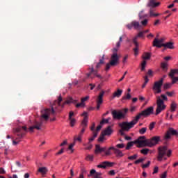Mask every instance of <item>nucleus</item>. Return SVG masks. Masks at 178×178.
I'll use <instances>...</instances> for the list:
<instances>
[{"mask_svg": "<svg viewBox=\"0 0 178 178\" xmlns=\"http://www.w3.org/2000/svg\"><path fill=\"white\" fill-rule=\"evenodd\" d=\"M72 97H68L67 99L63 104H61L60 102H62L63 99L62 95H60L58 100H55L54 102V104L50 108L42 110V118L47 122V120L49 119L50 115L55 116V115H56V112H61L62 109L65 108L66 104H72Z\"/></svg>", "mask_w": 178, "mask_h": 178, "instance_id": "f257e3e1", "label": "nucleus"}, {"mask_svg": "<svg viewBox=\"0 0 178 178\" xmlns=\"http://www.w3.org/2000/svg\"><path fill=\"white\" fill-rule=\"evenodd\" d=\"M161 140V137L154 136L151 139L145 140V136H140L138 139L134 140L135 144H138L139 147H142V145H145L147 147H154V145H156Z\"/></svg>", "mask_w": 178, "mask_h": 178, "instance_id": "f03ea898", "label": "nucleus"}, {"mask_svg": "<svg viewBox=\"0 0 178 178\" xmlns=\"http://www.w3.org/2000/svg\"><path fill=\"white\" fill-rule=\"evenodd\" d=\"M13 133L15 136L13 139V145H17L20 141H22V138L26 136V133H27V127H19L17 128L13 129Z\"/></svg>", "mask_w": 178, "mask_h": 178, "instance_id": "7ed1b4c3", "label": "nucleus"}, {"mask_svg": "<svg viewBox=\"0 0 178 178\" xmlns=\"http://www.w3.org/2000/svg\"><path fill=\"white\" fill-rule=\"evenodd\" d=\"M152 113H154V107L150 106L147 109L143 111L141 113H138L131 121V123L129 124V126L131 127L135 124H137V123H138V120H140V119L141 118V116L147 117L149 116V115H152Z\"/></svg>", "mask_w": 178, "mask_h": 178, "instance_id": "20e7f679", "label": "nucleus"}, {"mask_svg": "<svg viewBox=\"0 0 178 178\" xmlns=\"http://www.w3.org/2000/svg\"><path fill=\"white\" fill-rule=\"evenodd\" d=\"M161 97L163 99H161ZM164 101H168V97L166 95H161V97H157L156 105L157 108L156 109V115H159L162 111L166 109V105H165Z\"/></svg>", "mask_w": 178, "mask_h": 178, "instance_id": "39448f33", "label": "nucleus"}, {"mask_svg": "<svg viewBox=\"0 0 178 178\" xmlns=\"http://www.w3.org/2000/svg\"><path fill=\"white\" fill-rule=\"evenodd\" d=\"M129 112V108H124L122 111L113 110L111 113L113 119H117L120 120V119H124L126 118V114Z\"/></svg>", "mask_w": 178, "mask_h": 178, "instance_id": "423d86ee", "label": "nucleus"}, {"mask_svg": "<svg viewBox=\"0 0 178 178\" xmlns=\"http://www.w3.org/2000/svg\"><path fill=\"white\" fill-rule=\"evenodd\" d=\"M163 85V78L154 82L152 90L154 94H161L162 92V86Z\"/></svg>", "mask_w": 178, "mask_h": 178, "instance_id": "0eeeda50", "label": "nucleus"}, {"mask_svg": "<svg viewBox=\"0 0 178 178\" xmlns=\"http://www.w3.org/2000/svg\"><path fill=\"white\" fill-rule=\"evenodd\" d=\"M131 123V121L130 122H123L122 123L119 124L120 127H121V129L120 130V134L121 136H124V131H129L130 129H133V127H134V126H130Z\"/></svg>", "mask_w": 178, "mask_h": 178, "instance_id": "6e6552de", "label": "nucleus"}, {"mask_svg": "<svg viewBox=\"0 0 178 178\" xmlns=\"http://www.w3.org/2000/svg\"><path fill=\"white\" fill-rule=\"evenodd\" d=\"M42 120H45L44 118H42V110L40 121L34 122L33 123L34 125L29 128V131L31 133H33V131H34V129H36V130H41V127L42 126Z\"/></svg>", "mask_w": 178, "mask_h": 178, "instance_id": "1a4fd4ad", "label": "nucleus"}, {"mask_svg": "<svg viewBox=\"0 0 178 178\" xmlns=\"http://www.w3.org/2000/svg\"><path fill=\"white\" fill-rule=\"evenodd\" d=\"M166 152H168V147L163 146L159 147V156L157 157V161L161 162L162 161V158L166 155Z\"/></svg>", "mask_w": 178, "mask_h": 178, "instance_id": "9d476101", "label": "nucleus"}, {"mask_svg": "<svg viewBox=\"0 0 178 178\" xmlns=\"http://www.w3.org/2000/svg\"><path fill=\"white\" fill-rule=\"evenodd\" d=\"M170 136H175L176 137H178L177 130H176L173 128H169L164 136L165 140L170 139V138H171Z\"/></svg>", "mask_w": 178, "mask_h": 178, "instance_id": "9b49d317", "label": "nucleus"}, {"mask_svg": "<svg viewBox=\"0 0 178 178\" xmlns=\"http://www.w3.org/2000/svg\"><path fill=\"white\" fill-rule=\"evenodd\" d=\"M104 95H105V91L102 90L96 99L97 111H99V108H101V105H102L104 102Z\"/></svg>", "mask_w": 178, "mask_h": 178, "instance_id": "f8f14e48", "label": "nucleus"}, {"mask_svg": "<svg viewBox=\"0 0 178 178\" xmlns=\"http://www.w3.org/2000/svg\"><path fill=\"white\" fill-rule=\"evenodd\" d=\"M126 27L128 29V30H131L133 27L135 30H138V29L141 27V25H140V22L137 21H133L130 24H127Z\"/></svg>", "mask_w": 178, "mask_h": 178, "instance_id": "ddd939ff", "label": "nucleus"}, {"mask_svg": "<svg viewBox=\"0 0 178 178\" xmlns=\"http://www.w3.org/2000/svg\"><path fill=\"white\" fill-rule=\"evenodd\" d=\"M119 59H120L119 55L112 54L111 60H110V65L111 66H116V65H119Z\"/></svg>", "mask_w": 178, "mask_h": 178, "instance_id": "4468645a", "label": "nucleus"}, {"mask_svg": "<svg viewBox=\"0 0 178 178\" xmlns=\"http://www.w3.org/2000/svg\"><path fill=\"white\" fill-rule=\"evenodd\" d=\"M163 41H165V40L163 38L161 39H158V38H155L154 40L153 41V47H156L157 48H162V47H163V45H162V42H163Z\"/></svg>", "mask_w": 178, "mask_h": 178, "instance_id": "2eb2a0df", "label": "nucleus"}, {"mask_svg": "<svg viewBox=\"0 0 178 178\" xmlns=\"http://www.w3.org/2000/svg\"><path fill=\"white\" fill-rule=\"evenodd\" d=\"M114 163H111L109 161H104L102 164L97 165V168L102 169H106V166L111 168L113 166Z\"/></svg>", "mask_w": 178, "mask_h": 178, "instance_id": "dca6fc26", "label": "nucleus"}, {"mask_svg": "<svg viewBox=\"0 0 178 178\" xmlns=\"http://www.w3.org/2000/svg\"><path fill=\"white\" fill-rule=\"evenodd\" d=\"M161 5L160 2H156V0H149L147 3L148 8H158Z\"/></svg>", "mask_w": 178, "mask_h": 178, "instance_id": "f3484780", "label": "nucleus"}, {"mask_svg": "<svg viewBox=\"0 0 178 178\" xmlns=\"http://www.w3.org/2000/svg\"><path fill=\"white\" fill-rule=\"evenodd\" d=\"M102 133L104 136H111L112 133H113V129H112V127L108 126Z\"/></svg>", "mask_w": 178, "mask_h": 178, "instance_id": "a211bd4d", "label": "nucleus"}, {"mask_svg": "<svg viewBox=\"0 0 178 178\" xmlns=\"http://www.w3.org/2000/svg\"><path fill=\"white\" fill-rule=\"evenodd\" d=\"M88 123H87V118H85L82 120L81 126L82 127V129L81 131V134H84V131H86V128L87 127Z\"/></svg>", "mask_w": 178, "mask_h": 178, "instance_id": "6ab92c4d", "label": "nucleus"}, {"mask_svg": "<svg viewBox=\"0 0 178 178\" xmlns=\"http://www.w3.org/2000/svg\"><path fill=\"white\" fill-rule=\"evenodd\" d=\"M138 37H140V38L144 37V32L143 31L139 32L138 34L134 38L133 42L135 47H138V42H137V38H138Z\"/></svg>", "mask_w": 178, "mask_h": 178, "instance_id": "aec40b11", "label": "nucleus"}, {"mask_svg": "<svg viewBox=\"0 0 178 178\" xmlns=\"http://www.w3.org/2000/svg\"><path fill=\"white\" fill-rule=\"evenodd\" d=\"M176 74H178V69H171L170 73H168V76L170 79H173Z\"/></svg>", "mask_w": 178, "mask_h": 178, "instance_id": "412c9836", "label": "nucleus"}, {"mask_svg": "<svg viewBox=\"0 0 178 178\" xmlns=\"http://www.w3.org/2000/svg\"><path fill=\"white\" fill-rule=\"evenodd\" d=\"M123 92V90L118 89L116 92H115L113 95V98H120L122 96V94Z\"/></svg>", "mask_w": 178, "mask_h": 178, "instance_id": "4be33fe9", "label": "nucleus"}, {"mask_svg": "<svg viewBox=\"0 0 178 178\" xmlns=\"http://www.w3.org/2000/svg\"><path fill=\"white\" fill-rule=\"evenodd\" d=\"M98 136V132L97 131H94L92 132V135L90 138H89V141L88 143V144H91V143H92V141H94V140H95V138H97V136Z\"/></svg>", "mask_w": 178, "mask_h": 178, "instance_id": "5701e85b", "label": "nucleus"}, {"mask_svg": "<svg viewBox=\"0 0 178 178\" xmlns=\"http://www.w3.org/2000/svg\"><path fill=\"white\" fill-rule=\"evenodd\" d=\"M105 55L102 56V58L99 60V62L97 63L96 65V69H99V67H101V66H102V65H104L105 63V62L104 60H105Z\"/></svg>", "mask_w": 178, "mask_h": 178, "instance_id": "b1692460", "label": "nucleus"}, {"mask_svg": "<svg viewBox=\"0 0 178 178\" xmlns=\"http://www.w3.org/2000/svg\"><path fill=\"white\" fill-rule=\"evenodd\" d=\"M38 171L42 175H47V173H48V168L46 167H40L38 168Z\"/></svg>", "mask_w": 178, "mask_h": 178, "instance_id": "393cba45", "label": "nucleus"}, {"mask_svg": "<svg viewBox=\"0 0 178 178\" xmlns=\"http://www.w3.org/2000/svg\"><path fill=\"white\" fill-rule=\"evenodd\" d=\"M163 47L164 48H168L169 49H173L175 48V46H173V42H169L165 44H162Z\"/></svg>", "mask_w": 178, "mask_h": 178, "instance_id": "a878e982", "label": "nucleus"}, {"mask_svg": "<svg viewBox=\"0 0 178 178\" xmlns=\"http://www.w3.org/2000/svg\"><path fill=\"white\" fill-rule=\"evenodd\" d=\"M114 154L116 155L117 157H120V158H122V156H123L124 155L123 152L117 148L114 149Z\"/></svg>", "mask_w": 178, "mask_h": 178, "instance_id": "bb28decb", "label": "nucleus"}, {"mask_svg": "<svg viewBox=\"0 0 178 178\" xmlns=\"http://www.w3.org/2000/svg\"><path fill=\"white\" fill-rule=\"evenodd\" d=\"M101 152H102L101 145H95V154L98 155V154H101Z\"/></svg>", "mask_w": 178, "mask_h": 178, "instance_id": "cd10ccee", "label": "nucleus"}, {"mask_svg": "<svg viewBox=\"0 0 178 178\" xmlns=\"http://www.w3.org/2000/svg\"><path fill=\"white\" fill-rule=\"evenodd\" d=\"M177 108V104H176L175 102H172L170 104V112H176Z\"/></svg>", "mask_w": 178, "mask_h": 178, "instance_id": "c85d7f7f", "label": "nucleus"}, {"mask_svg": "<svg viewBox=\"0 0 178 178\" xmlns=\"http://www.w3.org/2000/svg\"><path fill=\"white\" fill-rule=\"evenodd\" d=\"M111 151H115L114 147H110L107 150H106V152H105L106 156H109L110 155H112Z\"/></svg>", "mask_w": 178, "mask_h": 178, "instance_id": "c756f323", "label": "nucleus"}, {"mask_svg": "<svg viewBox=\"0 0 178 178\" xmlns=\"http://www.w3.org/2000/svg\"><path fill=\"white\" fill-rule=\"evenodd\" d=\"M143 59L144 60H149V59H151V53H144V54L142 56Z\"/></svg>", "mask_w": 178, "mask_h": 178, "instance_id": "7c9ffc66", "label": "nucleus"}, {"mask_svg": "<svg viewBox=\"0 0 178 178\" xmlns=\"http://www.w3.org/2000/svg\"><path fill=\"white\" fill-rule=\"evenodd\" d=\"M172 86H173V84L172 83H164L163 89L164 90H169V88H172Z\"/></svg>", "mask_w": 178, "mask_h": 178, "instance_id": "2f4dec72", "label": "nucleus"}, {"mask_svg": "<svg viewBox=\"0 0 178 178\" xmlns=\"http://www.w3.org/2000/svg\"><path fill=\"white\" fill-rule=\"evenodd\" d=\"M134 144H136L134 143V141L129 142L127 145L125 149H127V150L130 149V148H131V147H133V145H134Z\"/></svg>", "mask_w": 178, "mask_h": 178, "instance_id": "473e14b6", "label": "nucleus"}, {"mask_svg": "<svg viewBox=\"0 0 178 178\" xmlns=\"http://www.w3.org/2000/svg\"><path fill=\"white\" fill-rule=\"evenodd\" d=\"M123 42V36H120L119 38V41L116 43V48H120V43Z\"/></svg>", "mask_w": 178, "mask_h": 178, "instance_id": "72a5a7b5", "label": "nucleus"}, {"mask_svg": "<svg viewBox=\"0 0 178 178\" xmlns=\"http://www.w3.org/2000/svg\"><path fill=\"white\" fill-rule=\"evenodd\" d=\"M161 68L163 69V70H164V72H167L168 70V63L163 62L161 63Z\"/></svg>", "mask_w": 178, "mask_h": 178, "instance_id": "f704fd0d", "label": "nucleus"}, {"mask_svg": "<svg viewBox=\"0 0 178 178\" xmlns=\"http://www.w3.org/2000/svg\"><path fill=\"white\" fill-rule=\"evenodd\" d=\"M141 154H143V155H147L148 154V152H149V149H143L140 150Z\"/></svg>", "mask_w": 178, "mask_h": 178, "instance_id": "c9c22d12", "label": "nucleus"}, {"mask_svg": "<svg viewBox=\"0 0 178 178\" xmlns=\"http://www.w3.org/2000/svg\"><path fill=\"white\" fill-rule=\"evenodd\" d=\"M104 138H105V135H104L103 133L102 132L100 136L98 138V142L102 143V141H104Z\"/></svg>", "mask_w": 178, "mask_h": 178, "instance_id": "e433bc0d", "label": "nucleus"}, {"mask_svg": "<svg viewBox=\"0 0 178 178\" xmlns=\"http://www.w3.org/2000/svg\"><path fill=\"white\" fill-rule=\"evenodd\" d=\"M76 143H71L68 147V149H70V151H71L72 153L74 152V149H73V147H74Z\"/></svg>", "mask_w": 178, "mask_h": 178, "instance_id": "4c0bfd02", "label": "nucleus"}, {"mask_svg": "<svg viewBox=\"0 0 178 178\" xmlns=\"http://www.w3.org/2000/svg\"><path fill=\"white\" fill-rule=\"evenodd\" d=\"M69 120H70V126H71V127H73L74 126V124H76V119L71 118V119H69Z\"/></svg>", "mask_w": 178, "mask_h": 178, "instance_id": "58836bf2", "label": "nucleus"}, {"mask_svg": "<svg viewBox=\"0 0 178 178\" xmlns=\"http://www.w3.org/2000/svg\"><path fill=\"white\" fill-rule=\"evenodd\" d=\"M145 65H147V61H145V60H144L142 63H141V70L144 71L145 70Z\"/></svg>", "mask_w": 178, "mask_h": 178, "instance_id": "ea45409f", "label": "nucleus"}, {"mask_svg": "<svg viewBox=\"0 0 178 178\" xmlns=\"http://www.w3.org/2000/svg\"><path fill=\"white\" fill-rule=\"evenodd\" d=\"M144 161H145V159L141 158V159H139L135 161L134 163H135V165H138V163H141L142 162H144Z\"/></svg>", "mask_w": 178, "mask_h": 178, "instance_id": "a19ab883", "label": "nucleus"}, {"mask_svg": "<svg viewBox=\"0 0 178 178\" xmlns=\"http://www.w3.org/2000/svg\"><path fill=\"white\" fill-rule=\"evenodd\" d=\"M171 79H172V82H171V83H172V85L173 84H176V83H177V81H178V76H173L172 78H171Z\"/></svg>", "mask_w": 178, "mask_h": 178, "instance_id": "79ce46f5", "label": "nucleus"}, {"mask_svg": "<svg viewBox=\"0 0 178 178\" xmlns=\"http://www.w3.org/2000/svg\"><path fill=\"white\" fill-rule=\"evenodd\" d=\"M149 15H150L151 17H152V16H154V17L159 16V14L154 13V9H152V8H150V10H149Z\"/></svg>", "mask_w": 178, "mask_h": 178, "instance_id": "37998d69", "label": "nucleus"}, {"mask_svg": "<svg viewBox=\"0 0 178 178\" xmlns=\"http://www.w3.org/2000/svg\"><path fill=\"white\" fill-rule=\"evenodd\" d=\"M82 116H84L83 120L86 119V123H88V115L87 112L84 111L83 113L82 114Z\"/></svg>", "mask_w": 178, "mask_h": 178, "instance_id": "c03bdc74", "label": "nucleus"}, {"mask_svg": "<svg viewBox=\"0 0 178 178\" xmlns=\"http://www.w3.org/2000/svg\"><path fill=\"white\" fill-rule=\"evenodd\" d=\"M147 132V127H143L139 130L140 134H145Z\"/></svg>", "mask_w": 178, "mask_h": 178, "instance_id": "a18cd8bd", "label": "nucleus"}, {"mask_svg": "<svg viewBox=\"0 0 178 178\" xmlns=\"http://www.w3.org/2000/svg\"><path fill=\"white\" fill-rule=\"evenodd\" d=\"M138 155L137 154H134L133 156H129L128 157V159H129V161H134V159H136V158H138Z\"/></svg>", "mask_w": 178, "mask_h": 178, "instance_id": "49530a36", "label": "nucleus"}, {"mask_svg": "<svg viewBox=\"0 0 178 178\" xmlns=\"http://www.w3.org/2000/svg\"><path fill=\"white\" fill-rule=\"evenodd\" d=\"M86 161H93L94 156L88 154V156H86Z\"/></svg>", "mask_w": 178, "mask_h": 178, "instance_id": "de8ad7c7", "label": "nucleus"}, {"mask_svg": "<svg viewBox=\"0 0 178 178\" xmlns=\"http://www.w3.org/2000/svg\"><path fill=\"white\" fill-rule=\"evenodd\" d=\"M155 124H156L155 122H152V123H150V124L149 125V130H153L154 127H155Z\"/></svg>", "mask_w": 178, "mask_h": 178, "instance_id": "09e8293b", "label": "nucleus"}, {"mask_svg": "<svg viewBox=\"0 0 178 178\" xmlns=\"http://www.w3.org/2000/svg\"><path fill=\"white\" fill-rule=\"evenodd\" d=\"M151 165V161H147L146 164L142 165L143 169H146V168H148Z\"/></svg>", "mask_w": 178, "mask_h": 178, "instance_id": "8fccbe9b", "label": "nucleus"}, {"mask_svg": "<svg viewBox=\"0 0 178 178\" xmlns=\"http://www.w3.org/2000/svg\"><path fill=\"white\" fill-rule=\"evenodd\" d=\"M131 98V95L127 93L125 96L122 97V99H130Z\"/></svg>", "mask_w": 178, "mask_h": 178, "instance_id": "3c124183", "label": "nucleus"}, {"mask_svg": "<svg viewBox=\"0 0 178 178\" xmlns=\"http://www.w3.org/2000/svg\"><path fill=\"white\" fill-rule=\"evenodd\" d=\"M105 123H109V119H103L100 122V124H105Z\"/></svg>", "mask_w": 178, "mask_h": 178, "instance_id": "603ef678", "label": "nucleus"}, {"mask_svg": "<svg viewBox=\"0 0 178 178\" xmlns=\"http://www.w3.org/2000/svg\"><path fill=\"white\" fill-rule=\"evenodd\" d=\"M165 94L166 95H168V97H173V95L175 94V91H172V92L167 91Z\"/></svg>", "mask_w": 178, "mask_h": 178, "instance_id": "864d4df0", "label": "nucleus"}, {"mask_svg": "<svg viewBox=\"0 0 178 178\" xmlns=\"http://www.w3.org/2000/svg\"><path fill=\"white\" fill-rule=\"evenodd\" d=\"M85 105L86 104L83 102H81V103L76 104V108H80V106L84 107Z\"/></svg>", "mask_w": 178, "mask_h": 178, "instance_id": "5fc2aeb1", "label": "nucleus"}, {"mask_svg": "<svg viewBox=\"0 0 178 178\" xmlns=\"http://www.w3.org/2000/svg\"><path fill=\"white\" fill-rule=\"evenodd\" d=\"M92 73L94 74V67H92L91 71L90 73L86 74L87 77H90V76H91V74H92Z\"/></svg>", "mask_w": 178, "mask_h": 178, "instance_id": "6e6d98bb", "label": "nucleus"}, {"mask_svg": "<svg viewBox=\"0 0 178 178\" xmlns=\"http://www.w3.org/2000/svg\"><path fill=\"white\" fill-rule=\"evenodd\" d=\"M142 26H147L148 24V19H145L141 22Z\"/></svg>", "mask_w": 178, "mask_h": 178, "instance_id": "4d7b16f0", "label": "nucleus"}, {"mask_svg": "<svg viewBox=\"0 0 178 178\" xmlns=\"http://www.w3.org/2000/svg\"><path fill=\"white\" fill-rule=\"evenodd\" d=\"M118 47H115L113 49V55H118Z\"/></svg>", "mask_w": 178, "mask_h": 178, "instance_id": "13d9d810", "label": "nucleus"}, {"mask_svg": "<svg viewBox=\"0 0 178 178\" xmlns=\"http://www.w3.org/2000/svg\"><path fill=\"white\" fill-rule=\"evenodd\" d=\"M116 147L119 149L124 148V144L123 143L118 144L116 145Z\"/></svg>", "mask_w": 178, "mask_h": 178, "instance_id": "bf43d9fd", "label": "nucleus"}, {"mask_svg": "<svg viewBox=\"0 0 178 178\" xmlns=\"http://www.w3.org/2000/svg\"><path fill=\"white\" fill-rule=\"evenodd\" d=\"M92 176H93V178H99V177L101 176V172H96Z\"/></svg>", "mask_w": 178, "mask_h": 178, "instance_id": "052dcab7", "label": "nucleus"}, {"mask_svg": "<svg viewBox=\"0 0 178 178\" xmlns=\"http://www.w3.org/2000/svg\"><path fill=\"white\" fill-rule=\"evenodd\" d=\"M90 130L91 131H92V133H94V131H95V123H93L90 127Z\"/></svg>", "mask_w": 178, "mask_h": 178, "instance_id": "680f3d73", "label": "nucleus"}, {"mask_svg": "<svg viewBox=\"0 0 178 178\" xmlns=\"http://www.w3.org/2000/svg\"><path fill=\"white\" fill-rule=\"evenodd\" d=\"M89 98H90L89 96H86V97L82 98L81 100V102L84 104V102H86V101H87V99H89Z\"/></svg>", "mask_w": 178, "mask_h": 178, "instance_id": "e2e57ef3", "label": "nucleus"}, {"mask_svg": "<svg viewBox=\"0 0 178 178\" xmlns=\"http://www.w3.org/2000/svg\"><path fill=\"white\" fill-rule=\"evenodd\" d=\"M74 141H79V143H81V136L74 137Z\"/></svg>", "mask_w": 178, "mask_h": 178, "instance_id": "0e129e2a", "label": "nucleus"}, {"mask_svg": "<svg viewBox=\"0 0 178 178\" xmlns=\"http://www.w3.org/2000/svg\"><path fill=\"white\" fill-rule=\"evenodd\" d=\"M88 146L85 148V149H88V150H90V149H92V145H91L90 143L88 144Z\"/></svg>", "mask_w": 178, "mask_h": 178, "instance_id": "69168bd1", "label": "nucleus"}, {"mask_svg": "<svg viewBox=\"0 0 178 178\" xmlns=\"http://www.w3.org/2000/svg\"><path fill=\"white\" fill-rule=\"evenodd\" d=\"M90 176H94V175H95V173H97V171L95 170H94V169H92L90 170Z\"/></svg>", "mask_w": 178, "mask_h": 178, "instance_id": "338daca9", "label": "nucleus"}, {"mask_svg": "<svg viewBox=\"0 0 178 178\" xmlns=\"http://www.w3.org/2000/svg\"><path fill=\"white\" fill-rule=\"evenodd\" d=\"M158 170H159V168L158 167H154V172H153V175H155L156 173H158Z\"/></svg>", "mask_w": 178, "mask_h": 178, "instance_id": "774afa93", "label": "nucleus"}]
</instances>
